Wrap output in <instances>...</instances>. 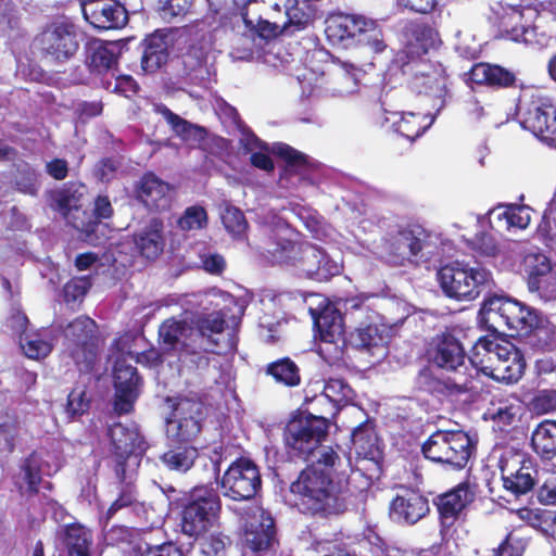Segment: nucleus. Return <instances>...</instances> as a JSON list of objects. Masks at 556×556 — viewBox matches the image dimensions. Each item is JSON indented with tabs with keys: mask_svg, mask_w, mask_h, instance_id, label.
I'll return each mask as SVG.
<instances>
[{
	"mask_svg": "<svg viewBox=\"0 0 556 556\" xmlns=\"http://www.w3.org/2000/svg\"><path fill=\"white\" fill-rule=\"evenodd\" d=\"M38 41L46 56L56 62L70 60L79 47L75 27L66 23L52 24L40 35Z\"/></svg>",
	"mask_w": 556,
	"mask_h": 556,
	"instance_id": "obj_19",
	"label": "nucleus"
},
{
	"mask_svg": "<svg viewBox=\"0 0 556 556\" xmlns=\"http://www.w3.org/2000/svg\"><path fill=\"white\" fill-rule=\"evenodd\" d=\"M198 337L194 328L186 320L167 319L159 329V338L164 349L179 352L180 358L192 354L201 363L206 364L205 358L198 355V350H202V343H198Z\"/></svg>",
	"mask_w": 556,
	"mask_h": 556,
	"instance_id": "obj_21",
	"label": "nucleus"
},
{
	"mask_svg": "<svg viewBox=\"0 0 556 556\" xmlns=\"http://www.w3.org/2000/svg\"><path fill=\"white\" fill-rule=\"evenodd\" d=\"M325 34L331 43L345 48L367 46L379 53L387 47L376 21L363 15H332L326 20Z\"/></svg>",
	"mask_w": 556,
	"mask_h": 556,
	"instance_id": "obj_6",
	"label": "nucleus"
},
{
	"mask_svg": "<svg viewBox=\"0 0 556 556\" xmlns=\"http://www.w3.org/2000/svg\"><path fill=\"white\" fill-rule=\"evenodd\" d=\"M503 483L506 490L514 494L529 492L538 478L534 462L525 453L506 450L498 463Z\"/></svg>",
	"mask_w": 556,
	"mask_h": 556,
	"instance_id": "obj_18",
	"label": "nucleus"
},
{
	"mask_svg": "<svg viewBox=\"0 0 556 556\" xmlns=\"http://www.w3.org/2000/svg\"><path fill=\"white\" fill-rule=\"evenodd\" d=\"M538 317L535 309L505 296L484 300L480 309V320L488 330L494 333L510 332V336L531 333Z\"/></svg>",
	"mask_w": 556,
	"mask_h": 556,
	"instance_id": "obj_4",
	"label": "nucleus"
},
{
	"mask_svg": "<svg viewBox=\"0 0 556 556\" xmlns=\"http://www.w3.org/2000/svg\"><path fill=\"white\" fill-rule=\"evenodd\" d=\"M521 401L515 395H494L483 414L485 420H492L500 427L511 425L520 415Z\"/></svg>",
	"mask_w": 556,
	"mask_h": 556,
	"instance_id": "obj_31",
	"label": "nucleus"
},
{
	"mask_svg": "<svg viewBox=\"0 0 556 556\" xmlns=\"http://www.w3.org/2000/svg\"><path fill=\"white\" fill-rule=\"evenodd\" d=\"M236 7H250L261 3L262 14L257 26L261 36L277 35L287 24L304 25L311 18V12L305 1L300 0H232Z\"/></svg>",
	"mask_w": 556,
	"mask_h": 556,
	"instance_id": "obj_8",
	"label": "nucleus"
},
{
	"mask_svg": "<svg viewBox=\"0 0 556 556\" xmlns=\"http://www.w3.org/2000/svg\"><path fill=\"white\" fill-rule=\"evenodd\" d=\"M146 346V339L139 332H126L117 338L113 344L112 356L121 359H135L139 349Z\"/></svg>",
	"mask_w": 556,
	"mask_h": 556,
	"instance_id": "obj_47",
	"label": "nucleus"
},
{
	"mask_svg": "<svg viewBox=\"0 0 556 556\" xmlns=\"http://www.w3.org/2000/svg\"><path fill=\"white\" fill-rule=\"evenodd\" d=\"M84 17L93 27L113 29L127 23V12L119 0H81Z\"/></svg>",
	"mask_w": 556,
	"mask_h": 556,
	"instance_id": "obj_23",
	"label": "nucleus"
},
{
	"mask_svg": "<svg viewBox=\"0 0 556 556\" xmlns=\"http://www.w3.org/2000/svg\"><path fill=\"white\" fill-rule=\"evenodd\" d=\"M144 556H182L181 551L172 543L149 547Z\"/></svg>",
	"mask_w": 556,
	"mask_h": 556,
	"instance_id": "obj_64",
	"label": "nucleus"
},
{
	"mask_svg": "<svg viewBox=\"0 0 556 556\" xmlns=\"http://www.w3.org/2000/svg\"><path fill=\"white\" fill-rule=\"evenodd\" d=\"M138 199L150 210L164 211L173 201L170 186L154 174L144 175L139 184Z\"/></svg>",
	"mask_w": 556,
	"mask_h": 556,
	"instance_id": "obj_29",
	"label": "nucleus"
},
{
	"mask_svg": "<svg viewBox=\"0 0 556 556\" xmlns=\"http://www.w3.org/2000/svg\"><path fill=\"white\" fill-rule=\"evenodd\" d=\"M263 231L271 241L266 250L273 262L292 266L317 281H327L341 273L343 266L339 257L311 243L296 241L294 231L281 220L273 228L264 227Z\"/></svg>",
	"mask_w": 556,
	"mask_h": 556,
	"instance_id": "obj_2",
	"label": "nucleus"
},
{
	"mask_svg": "<svg viewBox=\"0 0 556 556\" xmlns=\"http://www.w3.org/2000/svg\"><path fill=\"white\" fill-rule=\"evenodd\" d=\"M168 46L165 37L155 33L144 41V49L141 60L142 70L147 73H153L167 61Z\"/></svg>",
	"mask_w": 556,
	"mask_h": 556,
	"instance_id": "obj_35",
	"label": "nucleus"
},
{
	"mask_svg": "<svg viewBox=\"0 0 556 556\" xmlns=\"http://www.w3.org/2000/svg\"><path fill=\"white\" fill-rule=\"evenodd\" d=\"M328 429V419L320 416L307 415L289 421L285 440L287 446L305 459L315 462V453L321 448L320 440Z\"/></svg>",
	"mask_w": 556,
	"mask_h": 556,
	"instance_id": "obj_13",
	"label": "nucleus"
},
{
	"mask_svg": "<svg viewBox=\"0 0 556 556\" xmlns=\"http://www.w3.org/2000/svg\"><path fill=\"white\" fill-rule=\"evenodd\" d=\"M119 49L117 42H93L88 48L87 62L98 72L110 70L117 62Z\"/></svg>",
	"mask_w": 556,
	"mask_h": 556,
	"instance_id": "obj_38",
	"label": "nucleus"
},
{
	"mask_svg": "<svg viewBox=\"0 0 556 556\" xmlns=\"http://www.w3.org/2000/svg\"><path fill=\"white\" fill-rule=\"evenodd\" d=\"M266 372L276 382L287 387H295L301 382L299 367L290 358H282L268 365Z\"/></svg>",
	"mask_w": 556,
	"mask_h": 556,
	"instance_id": "obj_46",
	"label": "nucleus"
},
{
	"mask_svg": "<svg viewBox=\"0 0 556 556\" xmlns=\"http://www.w3.org/2000/svg\"><path fill=\"white\" fill-rule=\"evenodd\" d=\"M317 300V308L309 306V314L314 319L319 334L318 353L328 363L339 361L345 346L343 318L334 304L326 298L312 294Z\"/></svg>",
	"mask_w": 556,
	"mask_h": 556,
	"instance_id": "obj_7",
	"label": "nucleus"
},
{
	"mask_svg": "<svg viewBox=\"0 0 556 556\" xmlns=\"http://www.w3.org/2000/svg\"><path fill=\"white\" fill-rule=\"evenodd\" d=\"M466 112L475 121H480L491 113L490 106L483 105L475 97H472L470 100L467 101Z\"/></svg>",
	"mask_w": 556,
	"mask_h": 556,
	"instance_id": "obj_63",
	"label": "nucleus"
},
{
	"mask_svg": "<svg viewBox=\"0 0 556 556\" xmlns=\"http://www.w3.org/2000/svg\"><path fill=\"white\" fill-rule=\"evenodd\" d=\"M276 153L287 163L281 180L293 176H296L299 179H301L305 176L309 167V162L303 153L292 149L287 144H278L276 147Z\"/></svg>",
	"mask_w": 556,
	"mask_h": 556,
	"instance_id": "obj_43",
	"label": "nucleus"
},
{
	"mask_svg": "<svg viewBox=\"0 0 556 556\" xmlns=\"http://www.w3.org/2000/svg\"><path fill=\"white\" fill-rule=\"evenodd\" d=\"M528 288L530 292H536L539 296L545 301L556 299V265L547 275L541 278L528 279Z\"/></svg>",
	"mask_w": 556,
	"mask_h": 556,
	"instance_id": "obj_50",
	"label": "nucleus"
},
{
	"mask_svg": "<svg viewBox=\"0 0 556 556\" xmlns=\"http://www.w3.org/2000/svg\"><path fill=\"white\" fill-rule=\"evenodd\" d=\"M172 412L166 418V434L173 442H188L201 431L204 419V406L200 401L189 397L168 399Z\"/></svg>",
	"mask_w": 556,
	"mask_h": 556,
	"instance_id": "obj_14",
	"label": "nucleus"
},
{
	"mask_svg": "<svg viewBox=\"0 0 556 556\" xmlns=\"http://www.w3.org/2000/svg\"><path fill=\"white\" fill-rule=\"evenodd\" d=\"M56 208L66 216L72 210H77L78 199L74 194H70L67 190L60 191L54 198Z\"/></svg>",
	"mask_w": 556,
	"mask_h": 556,
	"instance_id": "obj_61",
	"label": "nucleus"
},
{
	"mask_svg": "<svg viewBox=\"0 0 556 556\" xmlns=\"http://www.w3.org/2000/svg\"><path fill=\"white\" fill-rule=\"evenodd\" d=\"M472 249L482 256L493 257L500 253V247L496 240L490 233L477 235L472 240Z\"/></svg>",
	"mask_w": 556,
	"mask_h": 556,
	"instance_id": "obj_58",
	"label": "nucleus"
},
{
	"mask_svg": "<svg viewBox=\"0 0 556 556\" xmlns=\"http://www.w3.org/2000/svg\"><path fill=\"white\" fill-rule=\"evenodd\" d=\"M207 214L204 207L192 205L187 207L178 219V227L184 231L199 230L206 226Z\"/></svg>",
	"mask_w": 556,
	"mask_h": 556,
	"instance_id": "obj_51",
	"label": "nucleus"
},
{
	"mask_svg": "<svg viewBox=\"0 0 556 556\" xmlns=\"http://www.w3.org/2000/svg\"><path fill=\"white\" fill-rule=\"evenodd\" d=\"M191 1L192 0H159L162 16L166 20H172L185 15L191 7Z\"/></svg>",
	"mask_w": 556,
	"mask_h": 556,
	"instance_id": "obj_57",
	"label": "nucleus"
},
{
	"mask_svg": "<svg viewBox=\"0 0 556 556\" xmlns=\"http://www.w3.org/2000/svg\"><path fill=\"white\" fill-rule=\"evenodd\" d=\"M114 386H115V410L118 414H127L132 409L134 402L139 394V377L137 369L126 359L116 357L114 359Z\"/></svg>",
	"mask_w": 556,
	"mask_h": 556,
	"instance_id": "obj_24",
	"label": "nucleus"
},
{
	"mask_svg": "<svg viewBox=\"0 0 556 556\" xmlns=\"http://www.w3.org/2000/svg\"><path fill=\"white\" fill-rule=\"evenodd\" d=\"M54 340L52 331L43 329L20 337V344L28 358L39 359L50 354Z\"/></svg>",
	"mask_w": 556,
	"mask_h": 556,
	"instance_id": "obj_36",
	"label": "nucleus"
},
{
	"mask_svg": "<svg viewBox=\"0 0 556 556\" xmlns=\"http://www.w3.org/2000/svg\"><path fill=\"white\" fill-rule=\"evenodd\" d=\"M351 471V459L333 447H321L315 453V462L303 469L290 485L299 496V505L312 514H339L344 509L341 497L342 481Z\"/></svg>",
	"mask_w": 556,
	"mask_h": 556,
	"instance_id": "obj_1",
	"label": "nucleus"
},
{
	"mask_svg": "<svg viewBox=\"0 0 556 556\" xmlns=\"http://www.w3.org/2000/svg\"><path fill=\"white\" fill-rule=\"evenodd\" d=\"M198 457V450L190 445L173 447L161 457L163 464L170 470L186 472L194 464Z\"/></svg>",
	"mask_w": 556,
	"mask_h": 556,
	"instance_id": "obj_45",
	"label": "nucleus"
},
{
	"mask_svg": "<svg viewBox=\"0 0 556 556\" xmlns=\"http://www.w3.org/2000/svg\"><path fill=\"white\" fill-rule=\"evenodd\" d=\"M352 397L353 390L344 380L330 378L324 383L321 393L319 395H314L312 401L321 403L327 400L333 406H339L348 403Z\"/></svg>",
	"mask_w": 556,
	"mask_h": 556,
	"instance_id": "obj_44",
	"label": "nucleus"
},
{
	"mask_svg": "<svg viewBox=\"0 0 556 556\" xmlns=\"http://www.w3.org/2000/svg\"><path fill=\"white\" fill-rule=\"evenodd\" d=\"M67 556H90L91 533L81 525L73 523L64 529Z\"/></svg>",
	"mask_w": 556,
	"mask_h": 556,
	"instance_id": "obj_40",
	"label": "nucleus"
},
{
	"mask_svg": "<svg viewBox=\"0 0 556 556\" xmlns=\"http://www.w3.org/2000/svg\"><path fill=\"white\" fill-rule=\"evenodd\" d=\"M219 508V497L213 489L194 488L182 510V532L189 536L203 534L214 525Z\"/></svg>",
	"mask_w": 556,
	"mask_h": 556,
	"instance_id": "obj_12",
	"label": "nucleus"
},
{
	"mask_svg": "<svg viewBox=\"0 0 556 556\" xmlns=\"http://www.w3.org/2000/svg\"><path fill=\"white\" fill-rule=\"evenodd\" d=\"M472 379L478 374L506 383L517 382L526 363L520 351L509 341L493 334L480 338L469 356Z\"/></svg>",
	"mask_w": 556,
	"mask_h": 556,
	"instance_id": "obj_3",
	"label": "nucleus"
},
{
	"mask_svg": "<svg viewBox=\"0 0 556 556\" xmlns=\"http://www.w3.org/2000/svg\"><path fill=\"white\" fill-rule=\"evenodd\" d=\"M261 483L257 466L248 458H240L224 472L219 486L224 496L233 501H245L256 494Z\"/></svg>",
	"mask_w": 556,
	"mask_h": 556,
	"instance_id": "obj_15",
	"label": "nucleus"
},
{
	"mask_svg": "<svg viewBox=\"0 0 556 556\" xmlns=\"http://www.w3.org/2000/svg\"><path fill=\"white\" fill-rule=\"evenodd\" d=\"M525 265L529 274L528 279L541 278L555 268V265H552L546 255L542 253H528L525 257Z\"/></svg>",
	"mask_w": 556,
	"mask_h": 556,
	"instance_id": "obj_52",
	"label": "nucleus"
},
{
	"mask_svg": "<svg viewBox=\"0 0 556 556\" xmlns=\"http://www.w3.org/2000/svg\"><path fill=\"white\" fill-rule=\"evenodd\" d=\"M532 445L536 453L544 457L556 455V421L541 422L532 433Z\"/></svg>",
	"mask_w": 556,
	"mask_h": 556,
	"instance_id": "obj_42",
	"label": "nucleus"
},
{
	"mask_svg": "<svg viewBox=\"0 0 556 556\" xmlns=\"http://www.w3.org/2000/svg\"><path fill=\"white\" fill-rule=\"evenodd\" d=\"M96 323L91 318L79 316L64 329L67 351L80 371L91 369L96 359Z\"/></svg>",
	"mask_w": 556,
	"mask_h": 556,
	"instance_id": "obj_16",
	"label": "nucleus"
},
{
	"mask_svg": "<svg viewBox=\"0 0 556 556\" xmlns=\"http://www.w3.org/2000/svg\"><path fill=\"white\" fill-rule=\"evenodd\" d=\"M531 213L528 205H498L489 212V223L496 231L522 230L529 226Z\"/></svg>",
	"mask_w": 556,
	"mask_h": 556,
	"instance_id": "obj_28",
	"label": "nucleus"
},
{
	"mask_svg": "<svg viewBox=\"0 0 556 556\" xmlns=\"http://www.w3.org/2000/svg\"><path fill=\"white\" fill-rule=\"evenodd\" d=\"M538 500L545 505L556 504V475L546 478L538 491Z\"/></svg>",
	"mask_w": 556,
	"mask_h": 556,
	"instance_id": "obj_60",
	"label": "nucleus"
},
{
	"mask_svg": "<svg viewBox=\"0 0 556 556\" xmlns=\"http://www.w3.org/2000/svg\"><path fill=\"white\" fill-rule=\"evenodd\" d=\"M403 72L410 76L409 87L418 94H425L432 108L440 111L447 94V76L444 67L424 59L407 62Z\"/></svg>",
	"mask_w": 556,
	"mask_h": 556,
	"instance_id": "obj_11",
	"label": "nucleus"
},
{
	"mask_svg": "<svg viewBox=\"0 0 556 556\" xmlns=\"http://www.w3.org/2000/svg\"><path fill=\"white\" fill-rule=\"evenodd\" d=\"M425 457L455 469L466 466L472 453V442L462 430H438L421 446Z\"/></svg>",
	"mask_w": 556,
	"mask_h": 556,
	"instance_id": "obj_9",
	"label": "nucleus"
},
{
	"mask_svg": "<svg viewBox=\"0 0 556 556\" xmlns=\"http://www.w3.org/2000/svg\"><path fill=\"white\" fill-rule=\"evenodd\" d=\"M389 334L390 328L375 315L350 334L349 342L354 348L368 352L376 361H380L387 355Z\"/></svg>",
	"mask_w": 556,
	"mask_h": 556,
	"instance_id": "obj_22",
	"label": "nucleus"
},
{
	"mask_svg": "<svg viewBox=\"0 0 556 556\" xmlns=\"http://www.w3.org/2000/svg\"><path fill=\"white\" fill-rule=\"evenodd\" d=\"M514 73L488 63H479L472 66L469 72V80L477 85L506 88L515 83Z\"/></svg>",
	"mask_w": 556,
	"mask_h": 556,
	"instance_id": "obj_33",
	"label": "nucleus"
},
{
	"mask_svg": "<svg viewBox=\"0 0 556 556\" xmlns=\"http://www.w3.org/2000/svg\"><path fill=\"white\" fill-rule=\"evenodd\" d=\"M109 437L113 452L117 458V475L125 476V469L122 460L134 457L135 464H138V457L147 450V442L140 433L138 426L134 422L124 425L113 424L109 428Z\"/></svg>",
	"mask_w": 556,
	"mask_h": 556,
	"instance_id": "obj_20",
	"label": "nucleus"
},
{
	"mask_svg": "<svg viewBox=\"0 0 556 556\" xmlns=\"http://www.w3.org/2000/svg\"><path fill=\"white\" fill-rule=\"evenodd\" d=\"M40 460V456L37 453H33L25 459L22 466L24 479L28 485V490L31 492H37L41 480Z\"/></svg>",
	"mask_w": 556,
	"mask_h": 556,
	"instance_id": "obj_53",
	"label": "nucleus"
},
{
	"mask_svg": "<svg viewBox=\"0 0 556 556\" xmlns=\"http://www.w3.org/2000/svg\"><path fill=\"white\" fill-rule=\"evenodd\" d=\"M90 288L87 277H78L70 280L64 286V299L67 303L81 300Z\"/></svg>",
	"mask_w": 556,
	"mask_h": 556,
	"instance_id": "obj_56",
	"label": "nucleus"
},
{
	"mask_svg": "<svg viewBox=\"0 0 556 556\" xmlns=\"http://www.w3.org/2000/svg\"><path fill=\"white\" fill-rule=\"evenodd\" d=\"M224 329L225 319L222 311L200 317L194 330L199 334L198 343H202V350H207V345H218L219 342L215 336L222 334Z\"/></svg>",
	"mask_w": 556,
	"mask_h": 556,
	"instance_id": "obj_39",
	"label": "nucleus"
},
{
	"mask_svg": "<svg viewBox=\"0 0 556 556\" xmlns=\"http://www.w3.org/2000/svg\"><path fill=\"white\" fill-rule=\"evenodd\" d=\"M89 402L85 386H78L68 394L66 413L70 417L81 415L88 409Z\"/></svg>",
	"mask_w": 556,
	"mask_h": 556,
	"instance_id": "obj_54",
	"label": "nucleus"
},
{
	"mask_svg": "<svg viewBox=\"0 0 556 556\" xmlns=\"http://www.w3.org/2000/svg\"><path fill=\"white\" fill-rule=\"evenodd\" d=\"M429 356L434 365L454 374L451 384L458 392L470 389L472 380L471 365L466 364L464 348L452 333L442 332L438 334L432 340Z\"/></svg>",
	"mask_w": 556,
	"mask_h": 556,
	"instance_id": "obj_10",
	"label": "nucleus"
},
{
	"mask_svg": "<svg viewBox=\"0 0 556 556\" xmlns=\"http://www.w3.org/2000/svg\"><path fill=\"white\" fill-rule=\"evenodd\" d=\"M434 118L435 115L430 113L387 112L384 121L391 123L394 131L413 141L433 124Z\"/></svg>",
	"mask_w": 556,
	"mask_h": 556,
	"instance_id": "obj_30",
	"label": "nucleus"
},
{
	"mask_svg": "<svg viewBox=\"0 0 556 556\" xmlns=\"http://www.w3.org/2000/svg\"><path fill=\"white\" fill-rule=\"evenodd\" d=\"M222 222L233 238H241L245 235L248 223L239 208L228 204L225 205L222 212Z\"/></svg>",
	"mask_w": 556,
	"mask_h": 556,
	"instance_id": "obj_49",
	"label": "nucleus"
},
{
	"mask_svg": "<svg viewBox=\"0 0 556 556\" xmlns=\"http://www.w3.org/2000/svg\"><path fill=\"white\" fill-rule=\"evenodd\" d=\"M442 0H394L395 5L419 14H429L437 9Z\"/></svg>",
	"mask_w": 556,
	"mask_h": 556,
	"instance_id": "obj_59",
	"label": "nucleus"
},
{
	"mask_svg": "<svg viewBox=\"0 0 556 556\" xmlns=\"http://www.w3.org/2000/svg\"><path fill=\"white\" fill-rule=\"evenodd\" d=\"M162 231L163 223L160 219L153 218L149 225L136 236V245L144 257L155 258L162 252L164 245Z\"/></svg>",
	"mask_w": 556,
	"mask_h": 556,
	"instance_id": "obj_34",
	"label": "nucleus"
},
{
	"mask_svg": "<svg viewBox=\"0 0 556 556\" xmlns=\"http://www.w3.org/2000/svg\"><path fill=\"white\" fill-rule=\"evenodd\" d=\"M429 502L420 493L403 490L390 504V518L397 523L415 525L429 513Z\"/></svg>",
	"mask_w": 556,
	"mask_h": 556,
	"instance_id": "obj_26",
	"label": "nucleus"
},
{
	"mask_svg": "<svg viewBox=\"0 0 556 556\" xmlns=\"http://www.w3.org/2000/svg\"><path fill=\"white\" fill-rule=\"evenodd\" d=\"M352 443L359 457L375 459L379 455L378 438L369 422L362 424L354 429Z\"/></svg>",
	"mask_w": 556,
	"mask_h": 556,
	"instance_id": "obj_41",
	"label": "nucleus"
},
{
	"mask_svg": "<svg viewBox=\"0 0 556 556\" xmlns=\"http://www.w3.org/2000/svg\"><path fill=\"white\" fill-rule=\"evenodd\" d=\"M422 249L421 240L409 230L399 231L389 239H382L375 253L390 262H399L417 255Z\"/></svg>",
	"mask_w": 556,
	"mask_h": 556,
	"instance_id": "obj_27",
	"label": "nucleus"
},
{
	"mask_svg": "<svg viewBox=\"0 0 556 556\" xmlns=\"http://www.w3.org/2000/svg\"><path fill=\"white\" fill-rule=\"evenodd\" d=\"M535 407L544 413L556 409V390L541 391L535 397Z\"/></svg>",
	"mask_w": 556,
	"mask_h": 556,
	"instance_id": "obj_62",
	"label": "nucleus"
},
{
	"mask_svg": "<svg viewBox=\"0 0 556 556\" xmlns=\"http://www.w3.org/2000/svg\"><path fill=\"white\" fill-rule=\"evenodd\" d=\"M518 114L521 126L548 146H556V106L548 99L530 103L520 101Z\"/></svg>",
	"mask_w": 556,
	"mask_h": 556,
	"instance_id": "obj_17",
	"label": "nucleus"
},
{
	"mask_svg": "<svg viewBox=\"0 0 556 556\" xmlns=\"http://www.w3.org/2000/svg\"><path fill=\"white\" fill-rule=\"evenodd\" d=\"M531 333L540 349H556V325L547 318L539 315L538 323Z\"/></svg>",
	"mask_w": 556,
	"mask_h": 556,
	"instance_id": "obj_48",
	"label": "nucleus"
},
{
	"mask_svg": "<svg viewBox=\"0 0 556 556\" xmlns=\"http://www.w3.org/2000/svg\"><path fill=\"white\" fill-rule=\"evenodd\" d=\"M438 280L443 293L457 301H473L494 287L492 273L478 264L455 261L442 266Z\"/></svg>",
	"mask_w": 556,
	"mask_h": 556,
	"instance_id": "obj_5",
	"label": "nucleus"
},
{
	"mask_svg": "<svg viewBox=\"0 0 556 556\" xmlns=\"http://www.w3.org/2000/svg\"><path fill=\"white\" fill-rule=\"evenodd\" d=\"M275 536L273 517L262 507L255 506L244 525L243 541L253 552L269 547Z\"/></svg>",
	"mask_w": 556,
	"mask_h": 556,
	"instance_id": "obj_25",
	"label": "nucleus"
},
{
	"mask_svg": "<svg viewBox=\"0 0 556 556\" xmlns=\"http://www.w3.org/2000/svg\"><path fill=\"white\" fill-rule=\"evenodd\" d=\"M157 111L164 116L173 130L190 146L199 144L206 136L204 128L190 124L186 119L173 113L166 106H160Z\"/></svg>",
	"mask_w": 556,
	"mask_h": 556,
	"instance_id": "obj_37",
	"label": "nucleus"
},
{
	"mask_svg": "<svg viewBox=\"0 0 556 556\" xmlns=\"http://www.w3.org/2000/svg\"><path fill=\"white\" fill-rule=\"evenodd\" d=\"M475 490L469 483H459L439 498V511L444 520L452 521L475 500Z\"/></svg>",
	"mask_w": 556,
	"mask_h": 556,
	"instance_id": "obj_32",
	"label": "nucleus"
},
{
	"mask_svg": "<svg viewBox=\"0 0 556 556\" xmlns=\"http://www.w3.org/2000/svg\"><path fill=\"white\" fill-rule=\"evenodd\" d=\"M517 516L529 523L531 527L542 530L543 523L546 525V521L551 520L552 510L548 509H540V508H521L517 511Z\"/></svg>",
	"mask_w": 556,
	"mask_h": 556,
	"instance_id": "obj_55",
	"label": "nucleus"
}]
</instances>
